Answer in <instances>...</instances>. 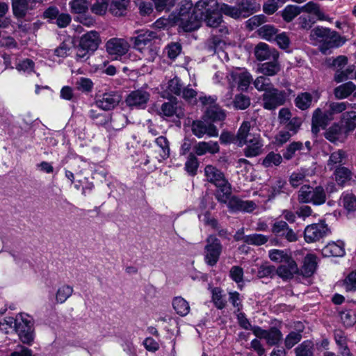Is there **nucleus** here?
I'll return each mask as SVG.
<instances>
[{"label": "nucleus", "mask_w": 356, "mask_h": 356, "mask_svg": "<svg viewBox=\"0 0 356 356\" xmlns=\"http://www.w3.org/2000/svg\"><path fill=\"white\" fill-rule=\"evenodd\" d=\"M221 5L216 0H200L195 6L191 0H182L179 14L175 22L185 32H191L200 27L201 20L207 25L217 27L222 22Z\"/></svg>", "instance_id": "1"}, {"label": "nucleus", "mask_w": 356, "mask_h": 356, "mask_svg": "<svg viewBox=\"0 0 356 356\" xmlns=\"http://www.w3.org/2000/svg\"><path fill=\"white\" fill-rule=\"evenodd\" d=\"M137 35L131 37L134 49L140 54V58L153 62L157 57L160 47L156 42V33L146 30L136 32Z\"/></svg>", "instance_id": "2"}, {"label": "nucleus", "mask_w": 356, "mask_h": 356, "mask_svg": "<svg viewBox=\"0 0 356 356\" xmlns=\"http://www.w3.org/2000/svg\"><path fill=\"white\" fill-rule=\"evenodd\" d=\"M204 175L208 181L213 184L217 189L216 197L220 202H226L231 195V186L224 175L216 167L208 165L204 168Z\"/></svg>", "instance_id": "3"}, {"label": "nucleus", "mask_w": 356, "mask_h": 356, "mask_svg": "<svg viewBox=\"0 0 356 356\" xmlns=\"http://www.w3.org/2000/svg\"><path fill=\"white\" fill-rule=\"evenodd\" d=\"M348 106L350 104L348 102H331L327 112L323 113L320 108L316 109L312 117V131L317 133L320 127L324 129L333 120L334 114L342 113Z\"/></svg>", "instance_id": "4"}, {"label": "nucleus", "mask_w": 356, "mask_h": 356, "mask_svg": "<svg viewBox=\"0 0 356 356\" xmlns=\"http://www.w3.org/2000/svg\"><path fill=\"white\" fill-rule=\"evenodd\" d=\"M220 8L225 15L232 18H245L257 12L260 9V4L257 0H243L234 7L222 3Z\"/></svg>", "instance_id": "5"}, {"label": "nucleus", "mask_w": 356, "mask_h": 356, "mask_svg": "<svg viewBox=\"0 0 356 356\" xmlns=\"http://www.w3.org/2000/svg\"><path fill=\"white\" fill-rule=\"evenodd\" d=\"M341 125L331 127L325 133V138L331 142L339 140L343 132L353 130L356 127V112L350 111L343 113L341 120Z\"/></svg>", "instance_id": "6"}, {"label": "nucleus", "mask_w": 356, "mask_h": 356, "mask_svg": "<svg viewBox=\"0 0 356 356\" xmlns=\"http://www.w3.org/2000/svg\"><path fill=\"white\" fill-rule=\"evenodd\" d=\"M298 200L300 203H312L321 205L326 201V194L322 186L313 188L309 185H303L298 191Z\"/></svg>", "instance_id": "7"}, {"label": "nucleus", "mask_w": 356, "mask_h": 356, "mask_svg": "<svg viewBox=\"0 0 356 356\" xmlns=\"http://www.w3.org/2000/svg\"><path fill=\"white\" fill-rule=\"evenodd\" d=\"M15 329L24 343L31 344L34 339L33 322L26 314H19L15 318Z\"/></svg>", "instance_id": "8"}, {"label": "nucleus", "mask_w": 356, "mask_h": 356, "mask_svg": "<svg viewBox=\"0 0 356 356\" xmlns=\"http://www.w3.org/2000/svg\"><path fill=\"white\" fill-rule=\"evenodd\" d=\"M222 252V245L220 241L214 236H209L207 240L204 248V261L211 266H215Z\"/></svg>", "instance_id": "9"}, {"label": "nucleus", "mask_w": 356, "mask_h": 356, "mask_svg": "<svg viewBox=\"0 0 356 356\" xmlns=\"http://www.w3.org/2000/svg\"><path fill=\"white\" fill-rule=\"evenodd\" d=\"M105 47L108 54L118 60L127 54L130 49V44L124 38H112L106 42Z\"/></svg>", "instance_id": "10"}, {"label": "nucleus", "mask_w": 356, "mask_h": 356, "mask_svg": "<svg viewBox=\"0 0 356 356\" xmlns=\"http://www.w3.org/2000/svg\"><path fill=\"white\" fill-rule=\"evenodd\" d=\"M227 79L232 87L237 85L239 90L244 91L249 87L252 77L245 68H236L227 75Z\"/></svg>", "instance_id": "11"}, {"label": "nucleus", "mask_w": 356, "mask_h": 356, "mask_svg": "<svg viewBox=\"0 0 356 356\" xmlns=\"http://www.w3.org/2000/svg\"><path fill=\"white\" fill-rule=\"evenodd\" d=\"M286 100V92L275 88L268 90L263 95L264 107L268 110L275 109L277 107L283 105Z\"/></svg>", "instance_id": "12"}, {"label": "nucleus", "mask_w": 356, "mask_h": 356, "mask_svg": "<svg viewBox=\"0 0 356 356\" xmlns=\"http://www.w3.org/2000/svg\"><path fill=\"white\" fill-rule=\"evenodd\" d=\"M201 103L207 106L205 111L206 117L213 121H221L225 119L224 111L216 104V98L214 97H200Z\"/></svg>", "instance_id": "13"}, {"label": "nucleus", "mask_w": 356, "mask_h": 356, "mask_svg": "<svg viewBox=\"0 0 356 356\" xmlns=\"http://www.w3.org/2000/svg\"><path fill=\"white\" fill-rule=\"evenodd\" d=\"M329 228L324 222L308 225L305 229V238L308 243L314 242L326 236Z\"/></svg>", "instance_id": "14"}, {"label": "nucleus", "mask_w": 356, "mask_h": 356, "mask_svg": "<svg viewBox=\"0 0 356 356\" xmlns=\"http://www.w3.org/2000/svg\"><path fill=\"white\" fill-rule=\"evenodd\" d=\"M231 212H252L257 208V204L252 200H243L237 197L229 196L226 202Z\"/></svg>", "instance_id": "15"}, {"label": "nucleus", "mask_w": 356, "mask_h": 356, "mask_svg": "<svg viewBox=\"0 0 356 356\" xmlns=\"http://www.w3.org/2000/svg\"><path fill=\"white\" fill-rule=\"evenodd\" d=\"M259 137H261L260 134L254 131L250 122H243L238 131L236 142L238 146L243 147L249 140H254Z\"/></svg>", "instance_id": "16"}, {"label": "nucleus", "mask_w": 356, "mask_h": 356, "mask_svg": "<svg viewBox=\"0 0 356 356\" xmlns=\"http://www.w3.org/2000/svg\"><path fill=\"white\" fill-rule=\"evenodd\" d=\"M149 93L144 88L132 91L126 98V103L130 107L145 108L149 99Z\"/></svg>", "instance_id": "17"}, {"label": "nucleus", "mask_w": 356, "mask_h": 356, "mask_svg": "<svg viewBox=\"0 0 356 356\" xmlns=\"http://www.w3.org/2000/svg\"><path fill=\"white\" fill-rule=\"evenodd\" d=\"M101 42L99 33L96 31H90L81 37L79 44L83 49L93 53L98 49Z\"/></svg>", "instance_id": "18"}, {"label": "nucleus", "mask_w": 356, "mask_h": 356, "mask_svg": "<svg viewBox=\"0 0 356 356\" xmlns=\"http://www.w3.org/2000/svg\"><path fill=\"white\" fill-rule=\"evenodd\" d=\"M252 331L257 337L265 339L271 346L278 343L282 337L281 332L275 327L266 330L258 326H254L252 327Z\"/></svg>", "instance_id": "19"}, {"label": "nucleus", "mask_w": 356, "mask_h": 356, "mask_svg": "<svg viewBox=\"0 0 356 356\" xmlns=\"http://www.w3.org/2000/svg\"><path fill=\"white\" fill-rule=\"evenodd\" d=\"M192 131L199 138H202L205 134L209 137H216L218 135V131L213 124L200 120L193 122Z\"/></svg>", "instance_id": "20"}, {"label": "nucleus", "mask_w": 356, "mask_h": 356, "mask_svg": "<svg viewBox=\"0 0 356 356\" xmlns=\"http://www.w3.org/2000/svg\"><path fill=\"white\" fill-rule=\"evenodd\" d=\"M226 43L218 37L211 38L207 44V50L209 52L217 54L222 61H227L229 58L225 51Z\"/></svg>", "instance_id": "21"}, {"label": "nucleus", "mask_w": 356, "mask_h": 356, "mask_svg": "<svg viewBox=\"0 0 356 356\" xmlns=\"http://www.w3.org/2000/svg\"><path fill=\"white\" fill-rule=\"evenodd\" d=\"M346 42L344 37L341 36L337 32L332 31L330 34L327 35L323 44H320L321 51L326 54L327 50L332 48L341 47Z\"/></svg>", "instance_id": "22"}, {"label": "nucleus", "mask_w": 356, "mask_h": 356, "mask_svg": "<svg viewBox=\"0 0 356 356\" xmlns=\"http://www.w3.org/2000/svg\"><path fill=\"white\" fill-rule=\"evenodd\" d=\"M254 55L257 60L263 61L270 59L277 60L279 58V53L275 49H270L269 46L264 43H259L254 49Z\"/></svg>", "instance_id": "23"}, {"label": "nucleus", "mask_w": 356, "mask_h": 356, "mask_svg": "<svg viewBox=\"0 0 356 356\" xmlns=\"http://www.w3.org/2000/svg\"><path fill=\"white\" fill-rule=\"evenodd\" d=\"M299 272L296 261L293 259L281 264L276 270V274L283 280H291Z\"/></svg>", "instance_id": "24"}, {"label": "nucleus", "mask_w": 356, "mask_h": 356, "mask_svg": "<svg viewBox=\"0 0 356 356\" xmlns=\"http://www.w3.org/2000/svg\"><path fill=\"white\" fill-rule=\"evenodd\" d=\"M120 102V96L114 92L104 93L97 101L99 108L108 111L113 109Z\"/></svg>", "instance_id": "25"}, {"label": "nucleus", "mask_w": 356, "mask_h": 356, "mask_svg": "<svg viewBox=\"0 0 356 356\" xmlns=\"http://www.w3.org/2000/svg\"><path fill=\"white\" fill-rule=\"evenodd\" d=\"M193 150L197 156H203L206 154H214L219 152V145L217 142L213 140L201 141L194 145Z\"/></svg>", "instance_id": "26"}, {"label": "nucleus", "mask_w": 356, "mask_h": 356, "mask_svg": "<svg viewBox=\"0 0 356 356\" xmlns=\"http://www.w3.org/2000/svg\"><path fill=\"white\" fill-rule=\"evenodd\" d=\"M300 8L301 12L307 13V15L314 17L316 20L324 21L327 19V17L321 9L319 4L314 1H309L303 6H301Z\"/></svg>", "instance_id": "27"}, {"label": "nucleus", "mask_w": 356, "mask_h": 356, "mask_svg": "<svg viewBox=\"0 0 356 356\" xmlns=\"http://www.w3.org/2000/svg\"><path fill=\"white\" fill-rule=\"evenodd\" d=\"M326 257H343L345 254L344 243L342 241L330 242L323 249Z\"/></svg>", "instance_id": "28"}, {"label": "nucleus", "mask_w": 356, "mask_h": 356, "mask_svg": "<svg viewBox=\"0 0 356 356\" xmlns=\"http://www.w3.org/2000/svg\"><path fill=\"white\" fill-rule=\"evenodd\" d=\"M244 149V154L247 157H254L259 155L262 152L264 147V141L261 137L254 139V140H249L245 143Z\"/></svg>", "instance_id": "29"}, {"label": "nucleus", "mask_w": 356, "mask_h": 356, "mask_svg": "<svg viewBox=\"0 0 356 356\" xmlns=\"http://www.w3.org/2000/svg\"><path fill=\"white\" fill-rule=\"evenodd\" d=\"M36 3L33 2V0H13V13L17 17H22L29 9H32L35 6Z\"/></svg>", "instance_id": "30"}, {"label": "nucleus", "mask_w": 356, "mask_h": 356, "mask_svg": "<svg viewBox=\"0 0 356 356\" xmlns=\"http://www.w3.org/2000/svg\"><path fill=\"white\" fill-rule=\"evenodd\" d=\"M280 65L277 60L259 65L257 72L265 76H274L280 71Z\"/></svg>", "instance_id": "31"}, {"label": "nucleus", "mask_w": 356, "mask_h": 356, "mask_svg": "<svg viewBox=\"0 0 356 356\" xmlns=\"http://www.w3.org/2000/svg\"><path fill=\"white\" fill-rule=\"evenodd\" d=\"M355 90L356 91L355 84L349 81L335 88L334 95L337 99H342L349 97Z\"/></svg>", "instance_id": "32"}, {"label": "nucleus", "mask_w": 356, "mask_h": 356, "mask_svg": "<svg viewBox=\"0 0 356 356\" xmlns=\"http://www.w3.org/2000/svg\"><path fill=\"white\" fill-rule=\"evenodd\" d=\"M346 160L347 154L344 151L339 149L330 154L327 161V166L330 170L334 168L341 167V165L346 163Z\"/></svg>", "instance_id": "33"}, {"label": "nucleus", "mask_w": 356, "mask_h": 356, "mask_svg": "<svg viewBox=\"0 0 356 356\" xmlns=\"http://www.w3.org/2000/svg\"><path fill=\"white\" fill-rule=\"evenodd\" d=\"M268 256L271 261L276 263L286 264L293 259L291 253L286 250L273 249L268 252Z\"/></svg>", "instance_id": "34"}, {"label": "nucleus", "mask_w": 356, "mask_h": 356, "mask_svg": "<svg viewBox=\"0 0 356 356\" xmlns=\"http://www.w3.org/2000/svg\"><path fill=\"white\" fill-rule=\"evenodd\" d=\"M161 88L168 96L172 95H181L182 90V85L180 79L177 77H175L168 81L167 83L163 84Z\"/></svg>", "instance_id": "35"}, {"label": "nucleus", "mask_w": 356, "mask_h": 356, "mask_svg": "<svg viewBox=\"0 0 356 356\" xmlns=\"http://www.w3.org/2000/svg\"><path fill=\"white\" fill-rule=\"evenodd\" d=\"M316 265V257L311 254H307L304 259L301 273L305 277L311 276L315 272Z\"/></svg>", "instance_id": "36"}, {"label": "nucleus", "mask_w": 356, "mask_h": 356, "mask_svg": "<svg viewBox=\"0 0 356 356\" xmlns=\"http://www.w3.org/2000/svg\"><path fill=\"white\" fill-rule=\"evenodd\" d=\"M160 115L162 117L172 118L176 116L181 118L184 114L181 110H178L175 104L172 102H165L161 107Z\"/></svg>", "instance_id": "37"}, {"label": "nucleus", "mask_w": 356, "mask_h": 356, "mask_svg": "<svg viewBox=\"0 0 356 356\" xmlns=\"http://www.w3.org/2000/svg\"><path fill=\"white\" fill-rule=\"evenodd\" d=\"M172 307L177 314L181 316H186L190 312L188 302L182 297H175L172 300Z\"/></svg>", "instance_id": "38"}, {"label": "nucleus", "mask_w": 356, "mask_h": 356, "mask_svg": "<svg viewBox=\"0 0 356 356\" xmlns=\"http://www.w3.org/2000/svg\"><path fill=\"white\" fill-rule=\"evenodd\" d=\"M282 156L280 154L270 152L261 161V165L266 168H274L280 165L282 162Z\"/></svg>", "instance_id": "39"}, {"label": "nucleus", "mask_w": 356, "mask_h": 356, "mask_svg": "<svg viewBox=\"0 0 356 356\" xmlns=\"http://www.w3.org/2000/svg\"><path fill=\"white\" fill-rule=\"evenodd\" d=\"M156 145L160 148V158L158 159L159 161L161 162L167 159L170 154L169 142L164 136H159L155 139Z\"/></svg>", "instance_id": "40"}, {"label": "nucleus", "mask_w": 356, "mask_h": 356, "mask_svg": "<svg viewBox=\"0 0 356 356\" xmlns=\"http://www.w3.org/2000/svg\"><path fill=\"white\" fill-rule=\"evenodd\" d=\"M296 356H314V344L310 340L304 341L294 350Z\"/></svg>", "instance_id": "41"}, {"label": "nucleus", "mask_w": 356, "mask_h": 356, "mask_svg": "<svg viewBox=\"0 0 356 356\" xmlns=\"http://www.w3.org/2000/svg\"><path fill=\"white\" fill-rule=\"evenodd\" d=\"M332 30L328 28L317 26L313 29L310 33V38L313 40L323 44L328 34L331 33Z\"/></svg>", "instance_id": "42"}, {"label": "nucleus", "mask_w": 356, "mask_h": 356, "mask_svg": "<svg viewBox=\"0 0 356 356\" xmlns=\"http://www.w3.org/2000/svg\"><path fill=\"white\" fill-rule=\"evenodd\" d=\"M300 13L301 8L300 6L288 5L282 11V17L285 22H290Z\"/></svg>", "instance_id": "43"}, {"label": "nucleus", "mask_w": 356, "mask_h": 356, "mask_svg": "<svg viewBox=\"0 0 356 356\" xmlns=\"http://www.w3.org/2000/svg\"><path fill=\"white\" fill-rule=\"evenodd\" d=\"M336 181L339 185H344L351 179L352 172L346 167H338L334 171Z\"/></svg>", "instance_id": "44"}, {"label": "nucleus", "mask_w": 356, "mask_h": 356, "mask_svg": "<svg viewBox=\"0 0 356 356\" xmlns=\"http://www.w3.org/2000/svg\"><path fill=\"white\" fill-rule=\"evenodd\" d=\"M341 203L348 211L356 210V197L350 193H343L341 197Z\"/></svg>", "instance_id": "45"}, {"label": "nucleus", "mask_w": 356, "mask_h": 356, "mask_svg": "<svg viewBox=\"0 0 356 356\" xmlns=\"http://www.w3.org/2000/svg\"><path fill=\"white\" fill-rule=\"evenodd\" d=\"M312 102V96L309 92H302L297 96L295 99L296 106L302 110L308 108Z\"/></svg>", "instance_id": "46"}, {"label": "nucleus", "mask_w": 356, "mask_h": 356, "mask_svg": "<svg viewBox=\"0 0 356 356\" xmlns=\"http://www.w3.org/2000/svg\"><path fill=\"white\" fill-rule=\"evenodd\" d=\"M72 13L84 14L88 9V3L86 0H72L69 3Z\"/></svg>", "instance_id": "47"}, {"label": "nucleus", "mask_w": 356, "mask_h": 356, "mask_svg": "<svg viewBox=\"0 0 356 356\" xmlns=\"http://www.w3.org/2000/svg\"><path fill=\"white\" fill-rule=\"evenodd\" d=\"M73 288L69 285H63L58 288L56 294V300L58 303L65 302L72 294Z\"/></svg>", "instance_id": "48"}, {"label": "nucleus", "mask_w": 356, "mask_h": 356, "mask_svg": "<svg viewBox=\"0 0 356 356\" xmlns=\"http://www.w3.org/2000/svg\"><path fill=\"white\" fill-rule=\"evenodd\" d=\"M259 36L268 41L274 40L277 36V29L270 25H265L259 29Z\"/></svg>", "instance_id": "49"}, {"label": "nucleus", "mask_w": 356, "mask_h": 356, "mask_svg": "<svg viewBox=\"0 0 356 356\" xmlns=\"http://www.w3.org/2000/svg\"><path fill=\"white\" fill-rule=\"evenodd\" d=\"M198 166L199 162L196 156L191 153L185 163V170L189 175L194 176L197 174Z\"/></svg>", "instance_id": "50"}, {"label": "nucleus", "mask_w": 356, "mask_h": 356, "mask_svg": "<svg viewBox=\"0 0 356 356\" xmlns=\"http://www.w3.org/2000/svg\"><path fill=\"white\" fill-rule=\"evenodd\" d=\"M253 83L257 90L264 91V92L274 88L270 79L264 76H258Z\"/></svg>", "instance_id": "51"}, {"label": "nucleus", "mask_w": 356, "mask_h": 356, "mask_svg": "<svg viewBox=\"0 0 356 356\" xmlns=\"http://www.w3.org/2000/svg\"><path fill=\"white\" fill-rule=\"evenodd\" d=\"M285 2L286 0H268L263 6L264 12L268 15H272Z\"/></svg>", "instance_id": "52"}, {"label": "nucleus", "mask_w": 356, "mask_h": 356, "mask_svg": "<svg viewBox=\"0 0 356 356\" xmlns=\"http://www.w3.org/2000/svg\"><path fill=\"white\" fill-rule=\"evenodd\" d=\"M305 177L306 173L304 170L295 171L289 177V183L293 187L296 188L303 184Z\"/></svg>", "instance_id": "53"}, {"label": "nucleus", "mask_w": 356, "mask_h": 356, "mask_svg": "<svg viewBox=\"0 0 356 356\" xmlns=\"http://www.w3.org/2000/svg\"><path fill=\"white\" fill-rule=\"evenodd\" d=\"M302 147L303 145L300 142H293L290 143L283 153V157L286 160L291 159L294 156L295 153L298 150H301Z\"/></svg>", "instance_id": "54"}, {"label": "nucleus", "mask_w": 356, "mask_h": 356, "mask_svg": "<svg viewBox=\"0 0 356 356\" xmlns=\"http://www.w3.org/2000/svg\"><path fill=\"white\" fill-rule=\"evenodd\" d=\"M212 300L218 309H222L226 305V300L222 296V290L220 288L212 289Z\"/></svg>", "instance_id": "55"}, {"label": "nucleus", "mask_w": 356, "mask_h": 356, "mask_svg": "<svg viewBox=\"0 0 356 356\" xmlns=\"http://www.w3.org/2000/svg\"><path fill=\"white\" fill-rule=\"evenodd\" d=\"M108 0H96L91 7V11L98 15H104L108 8Z\"/></svg>", "instance_id": "56"}, {"label": "nucleus", "mask_w": 356, "mask_h": 356, "mask_svg": "<svg viewBox=\"0 0 356 356\" xmlns=\"http://www.w3.org/2000/svg\"><path fill=\"white\" fill-rule=\"evenodd\" d=\"M233 106L236 109L243 110L247 108L250 104V99L243 95H238L232 102Z\"/></svg>", "instance_id": "57"}, {"label": "nucleus", "mask_w": 356, "mask_h": 356, "mask_svg": "<svg viewBox=\"0 0 356 356\" xmlns=\"http://www.w3.org/2000/svg\"><path fill=\"white\" fill-rule=\"evenodd\" d=\"M268 238L262 234H251L245 237V242L252 245H263L268 241Z\"/></svg>", "instance_id": "58"}, {"label": "nucleus", "mask_w": 356, "mask_h": 356, "mask_svg": "<svg viewBox=\"0 0 356 356\" xmlns=\"http://www.w3.org/2000/svg\"><path fill=\"white\" fill-rule=\"evenodd\" d=\"M346 291H356V270L349 273L343 280Z\"/></svg>", "instance_id": "59"}, {"label": "nucleus", "mask_w": 356, "mask_h": 356, "mask_svg": "<svg viewBox=\"0 0 356 356\" xmlns=\"http://www.w3.org/2000/svg\"><path fill=\"white\" fill-rule=\"evenodd\" d=\"M178 14H179V12L177 13L172 15L169 19H166V18H163V17L159 18L154 23V26L156 29H165L171 23L179 26V25L177 23H175V19L178 15Z\"/></svg>", "instance_id": "60"}, {"label": "nucleus", "mask_w": 356, "mask_h": 356, "mask_svg": "<svg viewBox=\"0 0 356 356\" xmlns=\"http://www.w3.org/2000/svg\"><path fill=\"white\" fill-rule=\"evenodd\" d=\"M298 21L301 29L309 30L317 20L311 15H302L298 17Z\"/></svg>", "instance_id": "61"}, {"label": "nucleus", "mask_w": 356, "mask_h": 356, "mask_svg": "<svg viewBox=\"0 0 356 356\" xmlns=\"http://www.w3.org/2000/svg\"><path fill=\"white\" fill-rule=\"evenodd\" d=\"M302 121L298 118H293L285 124V130L289 131L292 136L299 130Z\"/></svg>", "instance_id": "62"}, {"label": "nucleus", "mask_w": 356, "mask_h": 356, "mask_svg": "<svg viewBox=\"0 0 356 356\" xmlns=\"http://www.w3.org/2000/svg\"><path fill=\"white\" fill-rule=\"evenodd\" d=\"M288 224L283 220L275 221L272 226V232L277 236H282L288 229Z\"/></svg>", "instance_id": "63"}, {"label": "nucleus", "mask_w": 356, "mask_h": 356, "mask_svg": "<svg viewBox=\"0 0 356 356\" xmlns=\"http://www.w3.org/2000/svg\"><path fill=\"white\" fill-rule=\"evenodd\" d=\"M302 339L300 332H291L285 339V346L287 348H291L294 345L298 343Z\"/></svg>", "instance_id": "64"}]
</instances>
